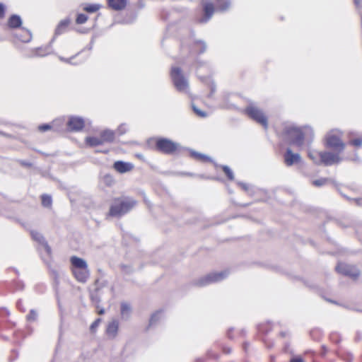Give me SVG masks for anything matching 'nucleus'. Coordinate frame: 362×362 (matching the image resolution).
<instances>
[{"mask_svg": "<svg viewBox=\"0 0 362 362\" xmlns=\"http://www.w3.org/2000/svg\"><path fill=\"white\" fill-rule=\"evenodd\" d=\"M136 204V201L130 197L117 199L110 206L109 215L114 217H120L132 210Z\"/></svg>", "mask_w": 362, "mask_h": 362, "instance_id": "obj_1", "label": "nucleus"}, {"mask_svg": "<svg viewBox=\"0 0 362 362\" xmlns=\"http://www.w3.org/2000/svg\"><path fill=\"white\" fill-rule=\"evenodd\" d=\"M283 136L289 144L300 147L303 144L305 132L300 127L288 125L284 127Z\"/></svg>", "mask_w": 362, "mask_h": 362, "instance_id": "obj_2", "label": "nucleus"}, {"mask_svg": "<svg viewBox=\"0 0 362 362\" xmlns=\"http://www.w3.org/2000/svg\"><path fill=\"white\" fill-rule=\"evenodd\" d=\"M170 76L176 90L181 93H187L189 82L179 67H172Z\"/></svg>", "mask_w": 362, "mask_h": 362, "instance_id": "obj_3", "label": "nucleus"}, {"mask_svg": "<svg viewBox=\"0 0 362 362\" xmlns=\"http://www.w3.org/2000/svg\"><path fill=\"white\" fill-rule=\"evenodd\" d=\"M341 132L338 130H332L325 137L326 146L338 153H342L345 148V144L341 139Z\"/></svg>", "mask_w": 362, "mask_h": 362, "instance_id": "obj_4", "label": "nucleus"}, {"mask_svg": "<svg viewBox=\"0 0 362 362\" xmlns=\"http://www.w3.org/2000/svg\"><path fill=\"white\" fill-rule=\"evenodd\" d=\"M243 112L250 118L262 124L265 129H267L268 121L267 117L264 114L263 111L254 103H250L245 107Z\"/></svg>", "mask_w": 362, "mask_h": 362, "instance_id": "obj_5", "label": "nucleus"}, {"mask_svg": "<svg viewBox=\"0 0 362 362\" xmlns=\"http://www.w3.org/2000/svg\"><path fill=\"white\" fill-rule=\"evenodd\" d=\"M228 275V272L227 271L209 273L206 276L194 281L193 284L199 287H204L211 284L221 281L225 279Z\"/></svg>", "mask_w": 362, "mask_h": 362, "instance_id": "obj_6", "label": "nucleus"}, {"mask_svg": "<svg viewBox=\"0 0 362 362\" xmlns=\"http://www.w3.org/2000/svg\"><path fill=\"white\" fill-rule=\"evenodd\" d=\"M180 144L172 140L160 137L156 139V148L158 151L165 154H173L180 148Z\"/></svg>", "mask_w": 362, "mask_h": 362, "instance_id": "obj_7", "label": "nucleus"}, {"mask_svg": "<svg viewBox=\"0 0 362 362\" xmlns=\"http://www.w3.org/2000/svg\"><path fill=\"white\" fill-rule=\"evenodd\" d=\"M340 153H338L337 151H322L321 165L331 166L340 163L343 160L342 157L340 156Z\"/></svg>", "mask_w": 362, "mask_h": 362, "instance_id": "obj_8", "label": "nucleus"}, {"mask_svg": "<svg viewBox=\"0 0 362 362\" xmlns=\"http://www.w3.org/2000/svg\"><path fill=\"white\" fill-rule=\"evenodd\" d=\"M335 269L338 273L352 279H356L360 274L359 270L355 266L345 263H339Z\"/></svg>", "mask_w": 362, "mask_h": 362, "instance_id": "obj_9", "label": "nucleus"}, {"mask_svg": "<svg viewBox=\"0 0 362 362\" xmlns=\"http://www.w3.org/2000/svg\"><path fill=\"white\" fill-rule=\"evenodd\" d=\"M284 163L286 166H291L300 162L301 157L298 153H293L290 148H287L284 155Z\"/></svg>", "mask_w": 362, "mask_h": 362, "instance_id": "obj_10", "label": "nucleus"}, {"mask_svg": "<svg viewBox=\"0 0 362 362\" xmlns=\"http://www.w3.org/2000/svg\"><path fill=\"white\" fill-rule=\"evenodd\" d=\"M214 4L209 2H206L203 4V12L204 15L202 18L198 19V22L199 23H207L212 17L214 13Z\"/></svg>", "mask_w": 362, "mask_h": 362, "instance_id": "obj_11", "label": "nucleus"}, {"mask_svg": "<svg viewBox=\"0 0 362 362\" xmlns=\"http://www.w3.org/2000/svg\"><path fill=\"white\" fill-rule=\"evenodd\" d=\"M134 165L129 162L122 160L115 161L113 164L114 169L119 173H126L134 169Z\"/></svg>", "mask_w": 362, "mask_h": 362, "instance_id": "obj_12", "label": "nucleus"}, {"mask_svg": "<svg viewBox=\"0 0 362 362\" xmlns=\"http://www.w3.org/2000/svg\"><path fill=\"white\" fill-rule=\"evenodd\" d=\"M30 235H31L32 238L34 240H35L36 242L40 243L44 247L47 254L48 255H50L51 252H52V249L49 246L47 242L45 240V239L44 238L42 235L41 233H40L39 232L34 231V230L30 232Z\"/></svg>", "mask_w": 362, "mask_h": 362, "instance_id": "obj_13", "label": "nucleus"}, {"mask_svg": "<svg viewBox=\"0 0 362 362\" xmlns=\"http://www.w3.org/2000/svg\"><path fill=\"white\" fill-rule=\"evenodd\" d=\"M67 125L71 131L78 132L84 127V120L81 117H71L69 118Z\"/></svg>", "mask_w": 362, "mask_h": 362, "instance_id": "obj_14", "label": "nucleus"}, {"mask_svg": "<svg viewBox=\"0 0 362 362\" xmlns=\"http://www.w3.org/2000/svg\"><path fill=\"white\" fill-rule=\"evenodd\" d=\"M73 274L75 278L81 283H85L89 277L90 273L88 268L86 269H72Z\"/></svg>", "mask_w": 362, "mask_h": 362, "instance_id": "obj_15", "label": "nucleus"}, {"mask_svg": "<svg viewBox=\"0 0 362 362\" xmlns=\"http://www.w3.org/2000/svg\"><path fill=\"white\" fill-rule=\"evenodd\" d=\"M51 52V46L47 45L45 47H40L32 51V53L28 56L29 57H45L49 54Z\"/></svg>", "mask_w": 362, "mask_h": 362, "instance_id": "obj_16", "label": "nucleus"}, {"mask_svg": "<svg viewBox=\"0 0 362 362\" xmlns=\"http://www.w3.org/2000/svg\"><path fill=\"white\" fill-rule=\"evenodd\" d=\"M132 314V308L129 303L127 302H122L120 304V315L121 318L124 320L129 319Z\"/></svg>", "mask_w": 362, "mask_h": 362, "instance_id": "obj_17", "label": "nucleus"}, {"mask_svg": "<svg viewBox=\"0 0 362 362\" xmlns=\"http://www.w3.org/2000/svg\"><path fill=\"white\" fill-rule=\"evenodd\" d=\"M108 6L115 11H121L127 5V0H107Z\"/></svg>", "mask_w": 362, "mask_h": 362, "instance_id": "obj_18", "label": "nucleus"}, {"mask_svg": "<svg viewBox=\"0 0 362 362\" xmlns=\"http://www.w3.org/2000/svg\"><path fill=\"white\" fill-rule=\"evenodd\" d=\"M70 262L71 265L73 266V269H86L88 268V264L86 262L80 257L76 256H73L70 259Z\"/></svg>", "mask_w": 362, "mask_h": 362, "instance_id": "obj_19", "label": "nucleus"}, {"mask_svg": "<svg viewBox=\"0 0 362 362\" xmlns=\"http://www.w3.org/2000/svg\"><path fill=\"white\" fill-rule=\"evenodd\" d=\"M118 327H119L118 321L116 320H112L111 322H110L108 324V325L107 327V329H106L107 334L109 337L114 338L117 335V333L118 331Z\"/></svg>", "mask_w": 362, "mask_h": 362, "instance_id": "obj_20", "label": "nucleus"}, {"mask_svg": "<svg viewBox=\"0 0 362 362\" xmlns=\"http://www.w3.org/2000/svg\"><path fill=\"white\" fill-rule=\"evenodd\" d=\"M22 25V20L20 16L16 14L11 15L8 20V25L11 28H18Z\"/></svg>", "mask_w": 362, "mask_h": 362, "instance_id": "obj_21", "label": "nucleus"}, {"mask_svg": "<svg viewBox=\"0 0 362 362\" xmlns=\"http://www.w3.org/2000/svg\"><path fill=\"white\" fill-rule=\"evenodd\" d=\"M100 136L103 144L112 143L115 139V132L110 129H105L100 133Z\"/></svg>", "mask_w": 362, "mask_h": 362, "instance_id": "obj_22", "label": "nucleus"}, {"mask_svg": "<svg viewBox=\"0 0 362 362\" xmlns=\"http://www.w3.org/2000/svg\"><path fill=\"white\" fill-rule=\"evenodd\" d=\"M231 5L230 0H216V9L220 12H225L228 11Z\"/></svg>", "mask_w": 362, "mask_h": 362, "instance_id": "obj_23", "label": "nucleus"}, {"mask_svg": "<svg viewBox=\"0 0 362 362\" xmlns=\"http://www.w3.org/2000/svg\"><path fill=\"white\" fill-rule=\"evenodd\" d=\"M70 23L69 18H65L62 20L55 29V35H59L65 32L66 29L69 26Z\"/></svg>", "mask_w": 362, "mask_h": 362, "instance_id": "obj_24", "label": "nucleus"}, {"mask_svg": "<svg viewBox=\"0 0 362 362\" xmlns=\"http://www.w3.org/2000/svg\"><path fill=\"white\" fill-rule=\"evenodd\" d=\"M321 155L322 151H317L315 150H309L308 152V157L316 164L321 165Z\"/></svg>", "mask_w": 362, "mask_h": 362, "instance_id": "obj_25", "label": "nucleus"}, {"mask_svg": "<svg viewBox=\"0 0 362 362\" xmlns=\"http://www.w3.org/2000/svg\"><path fill=\"white\" fill-rule=\"evenodd\" d=\"M206 44L205 42L202 40H197L194 42L193 52L198 54H202L206 50Z\"/></svg>", "mask_w": 362, "mask_h": 362, "instance_id": "obj_26", "label": "nucleus"}, {"mask_svg": "<svg viewBox=\"0 0 362 362\" xmlns=\"http://www.w3.org/2000/svg\"><path fill=\"white\" fill-rule=\"evenodd\" d=\"M86 142L88 146H90L91 147H94V146H97L103 144V142L100 136V137L88 136L86 139Z\"/></svg>", "mask_w": 362, "mask_h": 362, "instance_id": "obj_27", "label": "nucleus"}, {"mask_svg": "<svg viewBox=\"0 0 362 362\" xmlns=\"http://www.w3.org/2000/svg\"><path fill=\"white\" fill-rule=\"evenodd\" d=\"M190 155L194 158L199 160H202L203 162H207V161L211 160V159L206 155L202 154V153L197 152L195 151H192V150L190 151Z\"/></svg>", "mask_w": 362, "mask_h": 362, "instance_id": "obj_28", "label": "nucleus"}, {"mask_svg": "<svg viewBox=\"0 0 362 362\" xmlns=\"http://www.w3.org/2000/svg\"><path fill=\"white\" fill-rule=\"evenodd\" d=\"M163 312L161 310L155 312L152 314L149 320V327L155 325L162 317Z\"/></svg>", "mask_w": 362, "mask_h": 362, "instance_id": "obj_29", "label": "nucleus"}, {"mask_svg": "<svg viewBox=\"0 0 362 362\" xmlns=\"http://www.w3.org/2000/svg\"><path fill=\"white\" fill-rule=\"evenodd\" d=\"M42 205L46 208H50L52 204V199L50 195L42 194L41 197Z\"/></svg>", "mask_w": 362, "mask_h": 362, "instance_id": "obj_30", "label": "nucleus"}, {"mask_svg": "<svg viewBox=\"0 0 362 362\" xmlns=\"http://www.w3.org/2000/svg\"><path fill=\"white\" fill-rule=\"evenodd\" d=\"M37 317H38V313H37V310H35L34 309H31L30 310L28 315H27V316H26V320L30 322H35L37 320Z\"/></svg>", "mask_w": 362, "mask_h": 362, "instance_id": "obj_31", "label": "nucleus"}, {"mask_svg": "<svg viewBox=\"0 0 362 362\" xmlns=\"http://www.w3.org/2000/svg\"><path fill=\"white\" fill-rule=\"evenodd\" d=\"M24 35L19 37V40L23 42H28L31 40L32 35L29 30L23 29Z\"/></svg>", "mask_w": 362, "mask_h": 362, "instance_id": "obj_32", "label": "nucleus"}, {"mask_svg": "<svg viewBox=\"0 0 362 362\" xmlns=\"http://www.w3.org/2000/svg\"><path fill=\"white\" fill-rule=\"evenodd\" d=\"M100 6L99 4H89L84 7V11L88 13H94L99 10Z\"/></svg>", "mask_w": 362, "mask_h": 362, "instance_id": "obj_33", "label": "nucleus"}, {"mask_svg": "<svg viewBox=\"0 0 362 362\" xmlns=\"http://www.w3.org/2000/svg\"><path fill=\"white\" fill-rule=\"evenodd\" d=\"M51 273L55 285H58L59 284V276L62 274H63V272L55 269H52Z\"/></svg>", "mask_w": 362, "mask_h": 362, "instance_id": "obj_34", "label": "nucleus"}, {"mask_svg": "<svg viewBox=\"0 0 362 362\" xmlns=\"http://www.w3.org/2000/svg\"><path fill=\"white\" fill-rule=\"evenodd\" d=\"M222 169L230 180H234V175L231 169L227 165H223Z\"/></svg>", "mask_w": 362, "mask_h": 362, "instance_id": "obj_35", "label": "nucleus"}, {"mask_svg": "<svg viewBox=\"0 0 362 362\" xmlns=\"http://www.w3.org/2000/svg\"><path fill=\"white\" fill-rule=\"evenodd\" d=\"M329 181L328 178H320L313 181V185L315 187H322L327 184Z\"/></svg>", "mask_w": 362, "mask_h": 362, "instance_id": "obj_36", "label": "nucleus"}, {"mask_svg": "<svg viewBox=\"0 0 362 362\" xmlns=\"http://www.w3.org/2000/svg\"><path fill=\"white\" fill-rule=\"evenodd\" d=\"M87 20H88V16L86 14L79 13V14H78V16L76 17V23L77 24H83V23H85L87 21Z\"/></svg>", "mask_w": 362, "mask_h": 362, "instance_id": "obj_37", "label": "nucleus"}, {"mask_svg": "<svg viewBox=\"0 0 362 362\" xmlns=\"http://www.w3.org/2000/svg\"><path fill=\"white\" fill-rule=\"evenodd\" d=\"M192 110L194 112V113L200 117H206L207 116V114L206 112L202 111V110L199 109L194 105H192Z\"/></svg>", "mask_w": 362, "mask_h": 362, "instance_id": "obj_38", "label": "nucleus"}, {"mask_svg": "<svg viewBox=\"0 0 362 362\" xmlns=\"http://www.w3.org/2000/svg\"><path fill=\"white\" fill-rule=\"evenodd\" d=\"M121 269L126 274H130L134 272L132 267L130 265L122 264Z\"/></svg>", "mask_w": 362, "mask_h": 362, "instance_id": "obj_39", "label": "nucleus"}, {"mask_svg": "<svg viewBox=\"0 0 362 362\" xmlns=\"http://www.w3.org/2000/svg\"><path fill=\"white\" fill-rule=\"evenodd\" d=\"M76 55L73 56V57H71L70 58H64L63 57L59 56V59L62 62H66V63H68V64H74V65H76V64H78L79 63H76V62H73V59L76 57Z\"/></svg>", "mask_w": 362, "mask_h": 362, "instance_id": "obj_40", "label": "nucleus"}, {"mask_svg": "<svg viewBox=\"0 0 362 362\" xmlns=\"http://www.w3.org/2000/svg\"><path fill=\"white\" fill-rule=\"evenodd\" d=\"M90 298L91 300L96 304L100 302V299L98 295V290L95 291L90 294Z\"/></svg>", "mask_w": 362, "mask_h": 362, "instance_id": "obj_41", "label": "nucleus"}, {"mask_svg": "<svg viewBox=\"0 0 362 362\" xmlns=\"http://www.w3.org/2000/svg\"><path fill=\"white\" fill-rule=\"evenodd\" d=\"M100 318L96 319L90 325V330L91 332H95L99 324L100 323Z\"/></svg>", "mask_w": 362, "mask_h": 362, "instance_id": "obj_42", "label": "nucleus"}, {"mask_svg": "<svg viewBox=\"0 0 362 362\" xmlns=\"http://www.w3.org/2000/svg\"><path fill=\"white\" fill-rule=\"evenodd\" d=\"M52 129V126L49 124H43L38 127V129L40 132H46Z\"/></svg>", "mask_w": 362, "mask_h": 362, "instance_id": "obj_43", "label": "nucleus"}, {"mask_svg": "<svg viewBox=\"0 0 362 362\" xmlns=\"http://www.w3.org/2000/svg\"><path fill=\"white\" fill-rule=\"evenodd\" d=\"M117 132L119 135H122L124 134H125L127 131V126L125 124H121L118 129H117Z\"/></svg>", "mask_w": 362, "mask_h": 362, "instance_id": "obj_44", "label": "nucleus"}, {"mask_svg": "<svg viewBox=\"0 0 362 362\" xmlns=\"http://www.w3.org/2000/svg\"><path fill=\"white\" fill-rule=\"evenodd\" d=\"M350 144L355 146L360 147L362 146V139L357 138V139H353L350 141Z\"/></svg>", "mask_w": 362, "mask_h": 362, "instance_id": "obj_45", "label": "nucleus"}, {"mask_svg": "<svg viewBox=\"0 0 362 362\" xmlns=\"http://www.w3.org/2000/svg\"><path fill=\"white\" fill-rule=\"evenodd\" d=\"M103 179H104V182L107 185H111L112 183L114 182L112 177L110 175H106L105 176H104Z\"/></svg>", "mask_w": 362, "mask_h": 362, "instance_id": "obj_46", "label": "nucleus"}, {"mask_svg": "<svg viewBox=\"0 0 362 362\" xmlns=\"http://www.w3.org/2000/svg\"><path fill=\"white\" fill-rule=\"evenodd\" d=\"M16 307L22 313L25 312V308L23 305L22 300H18L16 303Z\"/></svg>", "mask_w": 362, "mask_h": 362, "instance_id": "obj_47", "label": "nucleus"}, {"mask_svg": "<svg viewBox=\"0 0 362 362\" xmlns=\"http://www.w3.org/2000/svg\"><path fill=\"white\" fill-rule=\"evenodd\" d=\"M238 185L239 186H240L244 191H245V192H248L249 191L250 187L246 183L241 182H238Z\"/></svg>", "mask_w": 362, "mask_h": 362, "instance_id": "obj_48", "label": "nucleus"}, {"mask_svg": "<svg viewBox=\"0 0 362 362\" xmlns=\"http://www.w3.org/2000/svg\"><path fill=\"white\" fill-rule=\"evenodd\" d=\"M5 13V7L3 4L0 3V18H3Z\"/></svg>", "mask_w": 362, "mask_h": 362, "instance_id": "obj_49", "label": "nucleus"}, {"mask_svg": "<svg viewBox=\"0 0 362 362\" xmlns=\"http://www.w3.org/2000/svg\"><path fill=\"white\" fill-rule=\"evenodd\" d=\"M216 92V85L212 83L211 85V92L209 94V97L212 96V95Z\"/></svg>", "mask_w": 362, "mask_h": 362, "instance_id": "obj_50", "label": "nucleus"}, {"mask_svg": "<svg viewBox=\"0 0 362 362\" xmlns=\"http://www.w3.org/2000/svg\"><path fill=\"white\" fill-rule=\"evenodd\" d=\"M346 199H349V200L354 201L358 206L361 204V202H362L361 199H351L349 197H346Z\"/></svg>", "mask_w": 362, "mask_h": 362, "instance_id": "obj_51", "label": "nucleus"}, {"mask_svg": "<svg viewBox=\"0 0 362 362\" xmlns=\"http://www.w3.org/2000/svg\"><path fill=\"white\" fill-rule=\"evenodd\" d=\"M356 7L359 8L362 6V0H354Z\"/></svg>", "mask_w": 362, "mask_h": 362, "instance_id": "obj_52", "label": "nucleus"}, {"mask_svg": "<svg viewBox=\"0 0 362 362\" xmlns=\"http://www.w3.org/2000/svg\"><path fill=\"white\" fill-rule=\"evenodd\" d=\"M290 362H303V361L301 358H293Z\"/></svg>", "mask_w": 362, "mask_h": 362, "instance_id": "obj_53", "label": "nucleus"}, {"mask_svg": "<svg viewBox=\"0 0 362 362\" xmlns=\"http://www.w3.org/2000/svg\"><path fill=\"white\" fill-rule=\"evenodd\" d=\"M223 351L226 354H229L231 352V349L229 347H224L223 349Z\"/></svg>", "mask_w": 362, "mask_h": 362, "instance_id": "obj_54", "label": "nucleus"}, {"mask_svg": "<svg viewBox=\"0 0 362 362\" xmlns=\"http://www.w3.org/2000/svg\"><path fill=\"white\" fill-rule=\"evenodd\" d=\"M21 163L24 166L30 167L32 164L30 163L26 162V161H21Z\"/></svg>", "mask_w": 362, "mask_h": 362, "instance_id": "obj_55", "label": "nucleus"}, {"mask_svg": "<svg viewBox=\"0 0 362 362\" xmlns=\"http://www.w3.org/2000/svg\"><path fill=\"white\" fill-rule=\"evenodd\" d=\"M288 333L286 332H280V336L281 337H285L286 336H287Z\"/></svg>", "mask_w": 362, "mask_h": 362, "instance_id": "obj_56", "label": "nucleus"}, {"mask_svg": "<svg viewBox=\"0 0 362 362\" xmlns=\"http://www.w3.org/2000/svg\"><path fill=\"white\" fill-rule=\"evenodd\" d=\"M105 313V310L103 308H101L100 310H98L99 315H103Z\"/></svg>", "mask_w": 362, "mask_h": 362, "instance_id": "obj_57", "label": "nucleus"}, {"mask_svg": "<svg viewBox=\"0 0 362 362\" xmlns=\"http://www.w3.org/2000/svg\"><path fill=\"white\" fill-rule=\"evenodd\" d=\"M305 131L310 132L312 134H313L312 129H310L309 127H306V128H305Z\"/></svg>", "mask_w": 362, "mask_h": 362, "instance_id": "obj_58", "label": "nucleus"}, {"mask_svg": "<svg viewBox=\"0 0 362 362\" xmlns=\"http://www.w3.org/2000/svg\"><path fill=\"white\" fill-rule=\"evenodd\" d=\"M92 49V45L88 46V49Z\"/></svg>", "mask_w": 362, "mask_h": 362, "instance_id": "obj_59", "label": "nucleus"}, {"mask_svg": "<svg viewBox=\"0 0 362 362\" xmlns=\"http://www.w3.org/2000/svg\"><path fill=\"white\" fill-rule=\"evenodd\" d=\"M267 346H268L269 348H271V347L272 346V344H271V345H267Z\"/></svg>", "mask_w": 362, "mask_h": 362, "instance_id": "obj_60", "label": "nucleus"}, {"mask_svg": "<svg viewBox=\"0 0 362 362\" xmlns=\"http://www.w3.org/2000/svg\"><path fill=\"white\" fill-rule=\"evenodd\" d=\"M247 344H244V349H246Z\"/></svg>", "mask_w": 362, "mask_h": 362, "instance_id": "obj_61", "label": "nucleus"}, {"mask_svg": "<svg viewBox=\"0 0 362 362\" xmlns=\"http://www.w3.org/2000/svg\"><path fill=\"white\" fill-rule=\"evenodd\" d=\"M361 23H362V18H361Z\"/></svg>", "mask_w": 362, "mask_h": 362, "instance_id": "obj_62", "label": "nucleus"}]
</instances>
